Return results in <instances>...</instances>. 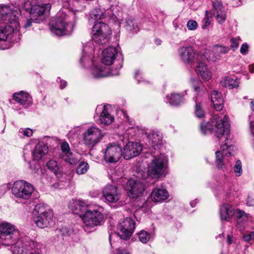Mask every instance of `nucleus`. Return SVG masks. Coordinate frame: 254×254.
<instances>
[{
  "mask_svg": "<svg viewBox=\"0 0 254 254\" xmlns=\"http://www.w3.org/2000/svg\"><path fill=\"white\" fill-rule=\"evenodd\" d=\"M18 13L8 5L0 6V22L6 21L5 26H0V41L7 39L15 41L20 36Z\"/></svg>",
  "mask_w": 254,
  "mask_h": 254,
  "instance_id": "1",
  "label": "nucleus"
},
{
  "mask_svg": "<svg viewBox=\"0 0 254 254\" xmlns=\"http://www.w3.org/2000/svg\"><path fill=\"white\" fill-rule=\"evenodd\" d=\"M75 19V11L68 10L59 12L50 25V30L53 34L58 36L70 35L73 32V23Z\"/></svg>",
  "mask_w": 254,
  "mask_h": 254,
  "instance_id": "2",
  "label": "nucleus"
},
{
  "mask_svg": "<svg viewBox=\"0 0 254 254\" xmlns=\"http://www.w3.org/2000/svg\"><path fill=\"white\" fill-rule=\"evenodd\" d=\"M228 122V117L227 116H224L222 119L218 115H214L211 123H201V132L204 134H206L211 133L213 130L215 136L219 139L230 137V126Z\"/></svg>",
  "mask_w": 254,
  "mask_h": 254,
  "instance_id": "3",
  "label": "nucleus"
},
{
  "mask_svg": "<svg viewBox=\"0 0 254 254\" xmlns=\"http://www.w3.org/2000/svg\"><path fill=\"white\" fill-rule=\"evenodd\" d=\"M23 238H20L19 230L12 224L4 222L0 224V240L2 245L10 246L12 252L17 242Z\"/></svg>",
  "mask_w": 254,
  "mask_h": 254,
  "instance_id": "4",
  "label": "nucleus"
},
{
  "mask_svg": "<svg viewBox=\"0 0 254 254\" xmlns=\"http://www.w3.org/2000/svg\"><path fill=\"white\" fill-rule=\"evenodd\" d=\"M101 208H88V209L81 216L85 231L89 233L95 229V227L101 225L104 220V216L100 210Z\"/></svg>",
  "mask_w": 254,
  "mask_h": 254,
  "instance_id": "5",
  "label": "nucleus"
},
{
  "mask_svg": "<svg viewBox=\"0 0 254 254\" xmlns=\"http://www.w3.org/2000/svg\"><path fill=\"white\" fill-rule=\"evenodd\" d=\"M33 215V220L39 228L47 227L53 223L52 211L43 204H38L35 205Z\"/></svg>",
  "mask_w": 254,
  "mask_h": 254,
  "instance_id": "6",
  "label": "nucleus"
},
{
  "mask_svg": "<svg viewBox=\"0 0 254 254\" xmlns=\"http://www.w3.org/2000/svg\"><path fill=\"white\" fill-rule=\"evenodd\" d=\"M33 190V186L23 180L14 182L11 189L12 194L24 203L30 198Z\"/></svg>",
  "mask_w": 254,
  "mask_h": 254,
  "instance_id": "7",
  "label": "nucleus"
},
{
  "mask_svg": "<svg viewBox=\"0 0 254 254\" xmlns=\"http://www.w3.org/2000/svg\"><path fill=\"white\" fill-rule=\"evenodd\" d=\"M51 7L49 3H41L32 6L30 11V19H27L23 25L24 28H27L32 25V22L40 23L44 19V14L48 12Z\"/></svg>",
  "mask_w": 254,
  "mask_h": 254,
  "instance_id": "8",
  "label": "nucleus"
},
{
  "mask_svg": "<svg viewBox=\"0 0 254 254\" xmlns=\"http://www.w3.org/2000/svg\"><path fill=\"white\" fill-rule=\"evenodd\" d=\"M167 163L168 158L164 154H161L160 156L154 157L148 166V175L152 178H159L164 173Z\"/></svg>",
  "mask_w": 254,
  "mask_h": 254,
  "instance_id": "9",
  "label": "nucleus"
},
{
  "mask_svg": "<svg viewBox=\"0 0 254 254\" xmlns=\"http://www.w3.org/2000/svg\"><path fill=\"white\" fill-rule=\"evenodd\" d=\"M92 32L93 40L97 43L104 44L108 42L111 30L107 24L97 22L94 25Z\"/></svg>",
  "mask_w": 254,
  "mask_h": 254,
  "instance_id": "10",
  "label": "nucleus"
},
{
  "mask_svg": "<svg viewBox=\"0 0 254 254\" xmlns=\"http://www.w3.org/2000/svg\"><path fill=\"white\" fill-rule=\"evenodd\" d=\"M13 254H41L40 250L36 248L34 242L30 240L29 238L23 237L17 242L14 247Z\"/></svg>",
  "mask_w": 254,
  "mask_h": 254,
  "instance_id": "11",
  "label": "nucleus"
},
{
  "mask_svg": "<svg viewBox=\"0 0 254 254\" xmlns=\"http://www.w3.org/2000/svg\"><path fill=\"white\" fill-rule=\"evenodd\" d=\"M146 176L145 173H143V174L138 173L136 177L139 180H130L127 182V185L129 193V197L137 198L142 195L145 190L144 184Z\"/></svg>",
  "mask_w": 254,
  "mask_h": 254,
  "instance_id": "12",
  "label": "nucleus"
},
{
  "mask_svg": "<svg viewBox=\"0 0 254 254\" xmlns=\"http://www.w3.org/2000/svg\"><path fill=\"white\" fill-rule=\"evenodd\" d=\"M225 139L224 142L221 145V151L215 152L216 164L219 169L223 168L224 156H231L233 155L234 142L230 137H226Z\"/></svg>",
  "mask_w": 254,
  "mask_h": 254,
  "instance_id": "13",
  "label": "nucleus"
},
{
  "mask_svg": "<svg viewBox=\"0 0 254 254\" xmlns=\"http://www.w3.org/2000/svg\"><path fill=\"white\" fill-rule=\"evenodd\" d=\"M179 55L181 61L185 64H191L198 61L203 57L197 53L191 46L183 47L178 50Z\"/></svg>",
  "mask_w": 254,
  "mask_h": 254,
  "instance_id": "14",
  "label": "nucleus"
},
{
  "mask_svg": "<svg viewBox=\"0 0 254 254\" xmlns=\"http://www.w3.org/2000/svg\"><path fill=\"white\" fill-rule=\"evenodd\" d=\"M122 155L121 146L115 143L109 144L104 152V160L106 162L115 163L120 160Z\"/></svg>",
  "mask_w": 254,
  "mask_h": 254,
  "instance_id": "15",
  "label": "nucleus"
},
{
  "mask_svg": "<svg viewBox=\"0 0 254 254\" xmlns=\"http://www.w3.org/2000/svg\"><path fill=\"white\" fill-rule=\"evenodd\" d=\"M135 228V222L130 218L127 217L118 225V235L122 239L129 238Z\"/></svg>",
  "mask_w": 254,
  "mask_h": 254,
  "instance_id": "16",
  "label": "nucleus"
},
{
  "mask_svg": "<svg viewBox=\"0 0 254 254\" xmlns=\"http://www.w3.org/2000/svg\"><path fill=\"white\" fill-rule=\"evenodd\" d=\"M103 136L101 130L95 126L88 128L83 134L85 143L92 146L99 142Z\"/></svg>",
  "mask_w": 254,
  "mask_h": 254,
  "instance_id": "17",
  "label": "nucleus"
},
{
  "mask_svg": "<svg viewBox=\"0 0 254 254\" xmlns=\"http://www.w3.org/2000/svg\"><path fill=\"white\" fill-rule=\"evenodd\" d=\"M122 67L120 66L115 70L110 69L107 66L103 65L102 64L96 66L94 65L92 69V74L94 78H101L109 76H115L119 74V70Z\"/></svg>",
  "mask_w": 254,
  "mask_h": 254,
  "instance_id": "18",
  "label": "nucleus"
},
{
  "mask_svg": "<svg viewBox=\"0 0 254 254\" xmlns=\"http://www.w3.org/2000/svg\"><path fill=\"white\" fill-rule=\"evenodd\" d=\"M103 194L109 203H115L121 198V193L117 186L112 185H106L103 190Z\"/></svg>",
  "mask_w": 254,
  "mask_h": 254,
  "instance_id": "19",
  "label": "nucleus"
},
{
  "mask_svg": "<svg viewBox=\"0 0 254 254\" xmlns=\"http://www.w3.org/2000/svg\"><path fill=\"white\" fill-rule=\"evenodd\" d=\"M142 150V146L137 142H128L124 147L123 151V156L126 160L138 155Z\"/></svg>",
  "mask_w": 254,
  "mask_h": 254,
  "instance_id": "20",
  "label": "nucleus"
},
{
  "mask_svg": "<svg viewBox=\"0 0 254 254\" xmlns=\"http://www.w3.org/2000/svg\"><path fill=\"white\" fill-rule=\"evenodd\" d=\"M117 54V49L113 47H109L102 52V64L111 65L116 58Z\"/></svg>",
  "mask_w": 254,
  "mask_h": 254,
  "instance_id": "21",
  "label": "nucleus"
},
{
  "mask_svg": "<svg viewBox=\"0 0 254 254\" xmlns=\"http://www.w3.org/2000/svg\"><path fill=\"white\" fill-rule=\"evenodd\" d=\"M169 196V193L166 190L156 187L151 193V198L154 202H161L166 200Z\"/></svg>",
  "mask_w": 254,
  "mask_h": 254,
  "instance_id": "22",
  "label": "nucleus"
},
{
  "mask_svg": "<svg viewBox=\"0 0 254 254\" xmlns=\"http://www.w3.org/2000/svg\"><path fill=\"white\" fill-rule=\"evenodd\" d=\"M219 213L221 220L228 221L234 215V208L230 204H224L220 207Z\"/></svg>",
  "mask_w": 254,
  "mask_h": 254,
  "instance_id": "23",
  "label": "nucleus"
},
{
  "mask_svg": "<svg viewBox=\"0 0 254 254\" xmlns=\"http://www.w3.org/2000/svg\"><path fill=\"white\" fill-rule=\"evenodd\" d=\"M196 72L205 81L209 80L212 77V73L207 65L204 63L198 62L196 67Z\"/></svg>",
  "mask_w": 254,
  "mask_h": 254,
  "instance_id": "24",
  "label": "nucleus"
},
{
  "mask_svg": "<svg viewBox=\"0 0 254 254\" xmlns=\"http://www.w3.org/2000/svg\"><path fill=\"white\" fill-rule=\"evenodd\" d=\"M48 152V147L43 142H39L32 152V156L35 160H39Z\"/></svg>",
  "mask_w": 254,
  "mask_h": 254,
  "instance_id": "25",
  "label": "nucleus"
},
{
  "mask_svg": "<svg viewBox=\"0 0 254 254\" xmlns=\"http://www.w3.org/2000/svg\"><path fill=\"white\" fill-rule=\"evenodd\" d=\"M211 99L214 108L218 111H221L223 108V98L222 94L216 90L212 91Z\"/></svg>",
  "mask_w": 254,
  "mask_h": 254,
  "instance_id": "26",
  "label": "nucleus"
},
{
  "mask_svg": "<svg viewBox=\"0 0 254 254\" xmlns=\"http://www.w3.org/2000/svg\"><path fill=\"white\" fill-rule=\"evenodd\" d=\"M88 46H83V53L82 57L80 59V63L84 66L93 64L92 61L91 60V56L89 55V53L92 51V48L91 44H88Z\"/></svg>",
  "mask_w": 254,
  "mask_h": 254,
  "instance_id": "27",
  "label": "nucleus"
},
{
  "mask_svg": "<svg viewBox=\"0 0 254 254\" xmlns=\"http://www.w3.org/2000/svg\"><path fill=\"white\" fill-rule=\"evenodd\" d=\"M13 98L20 105H24L31 102V98L29 95L26 92L21 91L15 93L13 95Z\"/></svg>",
  "mask_w": 254,
  "mask_h": 254,
  "instance_id": "28",
  "label": "nucleus"
},
{
  "mask_svg": "<svg viewBox=\"0 0 254 254\" xmlns=\"http://www.w3.org/2000/svg\"><path fill=\"white\" fill-rule=\"evenodd\" d=\"M114 117L111 115L104 107L99 120V124L102 126L111 124L114 121Z\"/></svg>",
  "mask_w": 254,
  "mask_h": 254,
  "instance_id": "29",
  "label": "nucleus"
},
{
  "mask_svg": "<svg viewBox=\"0 0 254 254\" xmlns=\"http://www.w3.org/2000/svg\"><path fill=\"white\" fill-rule=\"evenodd\" d=\"M251 220V216L244 211L239 210V230L244 229Z\"/></svg>",
  "mask_w": 254,
  "mask_h": 254,
  "instance_id": "30",
  "label": "nucleus"
},
{
  "mask_svg": "<svg viewBox=\"0 0 254 254\" xmlns=\"http://www.w3.org/2000/svg\"><path fill=\"white\" fill-rule=\"evenodd\" d=\"M182 100L183 98L179 94L172 93L170 96L167 95L166 97V102L173 106L179 105Z\"/></svg>",
  "mask_w": 254,
  "mask_h": 254,
  "instance_id": "31",
  "label": "nucleus"
},
{
  "mask_svg": "<svg viewBox=\"0 0 254 254\" xmlns=\"http://www.w3.org/2000/svg\"><path fill=\"white\" fill-rule=\"evenodd\" d=\"M237 79V78L234 79L230 77H225L221 80V84L222 86L226 88L233 89L238 86Z\"/></svg>",
  "mask_w": 254,
  "mask_h": 254,
  "instance_id": "32",
  "label": "nucleus"
},
{
  "mask_svg": "<svg viewBox=\"0 0 254 254\" xmlns=\"http://www.w3.org/2000/svg\"><path fill=\"white\" fill-rule=\"evenodd\" d=\"M62 159L66 162L71 165H74L77 164L79 161V159L73 155L71 152L64 155H61V157Z\"/></svg>",
  "mask_w": 254,
  "mask_h": 254,
  "instance_id": "33",
  "label": "nucleus"
},
{
  "mask_svg": "<svg viewBox=\"0 0 254 254\" xmlns=\"http://www.w3.org/2000/svg\"><path fill=\"white\" fill-rule=\"evenodd\" d=\"M47 166L56 175L58 176L60 174V168L56 161L54 160H49L47 163Z\"/></svg>",
  "mask_w": 254,
  "mask_h": 254,
  "instance_id": "34",
  "label": "nucleus"
},
{
  "mask_svg": "<svg viewBox=\"0 0 254 254\" xmlns=\"http://www.w3.org/2000/svg\"><path fill=\"white\" fill-rule=\"evenodd\" d=\"M126 28L132 33H136L139 31V28L136 22L132 18H129L126 21Z\"/></svg>",
  "mask_w": 254,
  "mask_h": 254,
  "instance_id": "35",
  "label": "nucleus"
},
{
  "mask_svg": "<svg viewBox=\"0 0 254 254\" xmlns=\"http://www.w3.org/2000/svg\"><path fill=\"white\" fill-rule=\"evenodd\" d=\"M74 204L75 210H78L81 213H85L88 209V208L92 207L91 205H87L86 202L82 200L76 201Z\"/></svg>",
  "mask_w": 254,
  "mask_h": 254,
  "instance_id": "36",
  "label": "nucleus"
},
{
  "mask_svg": "<svg viewBox=\"0 0 254 254\" xmlns=\"http://www.w3.org/2000/svg\"><path fill=\"white\" fill-rule=\"evenodd\" d=\"M214 52L219 58L222 55L227 54L229 49L228 47L222 45H216L213 47Z\"/></svg>",
  "mask_w": 254,
  "mask_h": 254,
  "instance_id": "37",
  "label": "nucleus"
},
{
  "mask_svg": "<svg viewBox=\"0 0 254 254\" xmlns=\"http://www.w3.org/2000/svg\"><path fill=\"white\" fill-rule=\"evenodd\" d=\"M204 56L208 61L212 62H215L219 59L217 54L214 52L213 48L211 51H206L204 53Z\"/></svg>",
  "mask_w": 254,
  "mask_h": 254,
  "instance_id": "38",
  "label": "nucleus"
},
{
  "mask_svg": "<svg viewBox=\"0 0 254 254\" xmlns=\"http://www.w3.org/2000/svg\"><path fill=\"white\" fill-rule=\"evenodd\" d=\"M89 166L88 163L85 162H81L76 168V173L78 175H82L86 173Z\"/></svg>",
  "mask_w": 254,
  "mask_h": 254,
  "instance_id": "39",
  "label": "nucleus"
},
{
  "mask_svg": "<svg viewBox=\"0 0 254 254\" xmlns=\"http://www.w3.org/2000/svg\"><path fill=\"white\" fill-rule=\"evenodd\" d=\"M138 235L139 241L144 244L147 243L150 239V235L144 230L141 231Z\"/></svg>",
  "mask_w": 254,
  "mask_h": 254,
  "instance_id": "40",
  "label": "nucleus"
},
{
  "mask_svg": "<svg viewBox=\"0 0 254 254\" xmlns=\"http://www.w3.org/2000/svg\"><path fill=\"white\" fill-rule=\"evenodd\" d=\"M195 116L199 118H202L204 116V112L202 109L200 103L195 100Z\"/></svg>",
  "mask_w": 254,
  "mask_h": 254,
  "instance_id": "41",
  "label": "nucleus"
},
{
  "mask_svg": "<svg viewBox=\"0 0 254 254\" xmlns=\"http://www.w3.org/2000/svg\"><path fill=\"white\" fill-rule=\"evenodd\" d=\"M213 14L215 15L219 12H224L221 2L216 1L213 2Z\"/></svg>",
  "mask_w": 254,
  "mask_h": 254,
  "instance_id": "42",
  "label": "nucleus"
},
{
  "mask_svg": "<svg viewBox=\"0 0 254 254\" xmlns=\"http://www.w3.org/2000/svg\"><path fill=\"white\" fill-rule=\"evenodd\" d=\"M213 14L215 15L219 12H224L221 2L216 1L213 2Z\"/></svg>",
  "mask_w": 254,
  "mask_h": 254,
  "instance_id": "43",
  "label": "nucleus"
},
{
  "mask_svg": "<svg viewBox=\"0 0 254 254\" xmlns=\"http://www.w3.org/2000/svg\"><path fill=\"white\" fill-rule=\"evenodd\" d=\"M61 147L62 150V152L60 154L61 157V155H65V154H67L71 152L69 144L67 142H64L62 143L61 144Z\"/></svg>",
  "mask_w": 254,
  "mask_h": 254,
  "instance_id": "44",
  "label": "nucleus"
},
{
  "mask_svg": "<svg viewBox=\"0 0 254 254\" xmlns=\"http://www.w3.org/2000/svg\"><path fill=\"white\" fill-rule=\"evenodd\" d=\"M103 16V15L101 11L97 10L96 9L93 10L90 15L91 18L94 19V20L100 19Z\"/></svg>",
  "mask_w": 254,
  "mask_h": 254,
  "instance_id": "45",
  "label": "nucleus"
},
{
  "mask_svg": "<svg viewBox=\"0 0 254 254\" xmlns=\"http://www.w3.org/2000/svg\"><path fill=\"white\" fill-rule=\"evenodd\" d=\"M216 18L217 22L219 23H223L226 20V16L224 12H219L214 15Z\"/></svg>",
  "mask_w": 254,
  "mask_h": 254,
  "instance_id": "46",
  "label": "nucleus"
},
{
  "mask_svg": "<svg viewBox=\"0 0 254 254\" xmlns=\"http://www.w3.org/2000/svg\"><path fill=\"white\" fill-rule=\"evenodd\" d=\"M63 6H64V8L62 10V12L67 11L68 10H70V11H75V19H76V13H79V11L78 10H74L73 9V8H72L71 7H70L69 1H65L64 2Z\"/></svg>",
  "mask_w": 254,
  "mask_h": 254,
  "instance_id": "47",
  "label": "nucleus"
},
{
  "mask_svg": "<svg viewBox=\"0 0 254 254\" xmlns=\"http://www.w3.org/2000/svg\"><path fill=\"white\" fill-rule=\"evenodd\" d=\"M19 134H22L24 136L30 137L33 134V130L29 128H20L19 130Z\"/></svg>",
  "mask_w": 254,
  "mask_h": 254,
  "instance_id": "48",
  "label": "nucleus"
},
{
  "mask_svg": "<svg viewBox=\"0 0 254 254\" xmlns=\"http://www.w3.org/2000/svg\"><path fill=\"white\" fill-rule=\"evenodd\" d=\"M187 27L190 30H195L197 27V22L193 20H189L187 23Z\"/></svg>",
  "mask_w": 254,
  "mask_h": 254,
  "instance_id": "49",
  "label": "nucleus"
},
{
  "mask_svg": "<svg viewBox=\"0 0 254 254\" xmlns=\"http://www.w3.org/2000/svg\"><path fill=\"white\" fill-rule=\"evenodd\" d=\"M243 239L245 242H249L252 240H254V231H251L249 232L248 233H246V234L244 235Z\"/></svg>",
  "mask_w": 254,
  "mask_h": 254,
  "instance_id": "50",
  "label": "nucleus"
},
{
  "mask_svg": "<svg viewBox=\"0 0 254 254\" xmlns=\"http://www.w3.org/2000/svg\"><path fill=\"white\" fill-rule=\"evenodd\" d=\"M205 13H206V16L202 20V22H203V24L202 26V28L203 29H205L211 23V20H210V18L207 16L208 11L206 10Z\"/></svg>",
  "mask_w": 254,
  "mask_h": 254,
  "instance_id": "51",
  "label": "nucleus"
},
{
  "mask_svg": "<svg viewBox=\"0 0 254 254\" xmlns=\"http://www.w3.org/2000/svg\"><path fill=\"white\" fill-rule=\"evenodd\" d=\"M249 45L245 43L242 45L240 48V52L243 55H246L249 51Z\"/></svg>",
  "mask_w": 254,
  "mask_h": 254,
  "instance_id": "52",
  "label": "nucleus"
},
{
  "mask_svg": "<svg viewBox=\"0 0 254 254\" xmlns=\"http://www.w3.org/2000/svg\"><path fill=\"white\" fill-rule=\"evenodd\" d=\"M231 47L233 50H236L238 46V39L237 38H232L230 39Z\"/></svg>",
  "mask_w": 254,
  "mask_h": 254,
  "instance_id": "53",
  "label": "nucleus"
},
{
  "mask_svg": "<svg viewBox=\"0 0 254 254\" xmlns=\"http://www.w3.org/2000/svg\"><path fill=\"white\" fill-rule=\"evenodd\" d=\"M57 81L60 83V88L63 89L67 85V82L65 81L62 80L60 77H58Z\"/></svg>",
  "mask_w": 254,
  "mask_h": 254,
  "instance_id": "54",
  "label": "nucleus"
},
{
  "mask_svg": "<svg viewBox=\"0 0 254 254\" xmlns=\"http://www.w3.org/2000/svg\"><path fill=\"white\" fill-rule=\"evenodd\" d=\"M158 136V134L157 133V132H153L152 134V141H153V143H154V144H157L158 142H159V140H157V139L155 138V136ZM158 140H159V138H158L157 139Z\"/></svg>",
  "mask_w": 254,
  "mask_h": 254,
  "instance_id": "55",
  "label": "nucleus"
},
{
  "mask_svg": "<svg viewBox=\"0 0 254 254\" xmlns=\"http://www.w3.org/2000/svg\"><path fill=\"white\" fill-rule=\"evenodd\" d=\"M247 204L248 206H252L254 205V199L253 198H251L248 197V200L247 201Z\"/></svg>",
  "mask_w": 254,
  "mask_h": 254,
  "instance_id": "56",
  "label": "nucleus"
},
{
  "mask_svg": "<svg viewBox=\"0 0 254 254\" xmlns=\"http://www.w3.org/2000/svg\"><path fill=\"white\" fill-rule=\"evenodd\" d=\"M233 242V237L232 236H231L230 235H228L227 236V242L228 244L230 245V244H232Z\"/></svg>",
  "mask_w": 254,
  "mask_h": 254,
  "instance_id": "57",
  "label": "nucleus"
},
{
  "mask_svg": "<svg viewBox=\"0 0 254 254\" xmlns=\"http://www.w3.org/2000/svg\"><path fill=\"white\" fill-rule=\"evenodd\" d=\"M116 254H129L128 252L125 249L119 250Z\"/></svg>",
  "mask_w": 254,
  "mask_h": 254,
  "instance_id": "58",
  "label": "nucleus"
},
{
  "mask_svg": "<svg viewBox=\"0 0 254 254\" xmlns=\"http://www.w3.org/2000/svg\"><path fill=\"white\" fill-rule=\"evenodd\" d=\"M234 172L235 173H238V161H236V165L234 166Z\"/></svg>",
  "mask_w": 254,
  "mask_h": 254,
  "instance_id": "59",
  "label": "nucleus"
},
{
  "mask_svg": "<svg viewBox=\"0 0 254 254\" xmlns=\"http://www.w3.org/2000/svg\"><path fill=\"white\" fill-rule=\"evenodd\" d=\"M249 69L251 73H254V64L249 65Z\"/></svg>",
  "mask_w": 254,
  "mask_h": 254,
  "instance_id": "60",
  "label": "nucleus"
},
{
  "mask_svg": "<svg viewBox=\"0 0 254 254\" xmlns=\"http://www.w3.org/2000/svg\"><path fill=\"white\" fill-rule=\"evenodd\" d=\"M140 73V71H139V70H137V71L136 72L135 74V78L138 80V83L140 82V80H139V79H138V75H139V74Z\"/></svg>",
  "mask_w": 254,
  "mask_h": 254,
  "instance_id": "61",
  "label": "nucleus"
},
{
  "mask_svg": "<svg viewBox=\"0 0 254 254\" xmlns=\"http://www.w3.org/2000/svg\"><path fill=\"white\" fill-rule=\"evenodd\" d=\"M197 202V201H196V199H195V200H193V201H191L190 203V204L191 206L192 207H194L195 206Z\"/></svg>",
  "mask_w": 254,
  "mask_h": 254,
  "instance_id": "62",
  "label": "nucleus"
},
{
  "mask_svg": "<svg viewBox=\"0 0 254 254\" xmlns=\"http://www.w3.org/2000/svg\"><path fill=\"white\" fill-rule=\"evenodd\" d=\"M116 236V234H113L112 235H110V236H109V241L110 242V244H111V246L112 247V238L113 237V236Z\"/></svg>",
  "mask_w": 254,
  "mask_h": 254,
  "instance_id": "63",
  "label": "nucleus"
},
{
  "mask_svg": "<svg viewBox=\"0 0 254 254\" xmlns=\"http://www.w3.org/2000/svg\"><path fill=\"white\" fill-rule=\"evenodd\" d=\"M251 107L253 111L254 112V100H252L251 102Z\"/></svg>",
  "mask_w": 254,
  "mask_h": 254,
  "instance_id": "64",
  "label": "nucleus"
}]
</instances>
